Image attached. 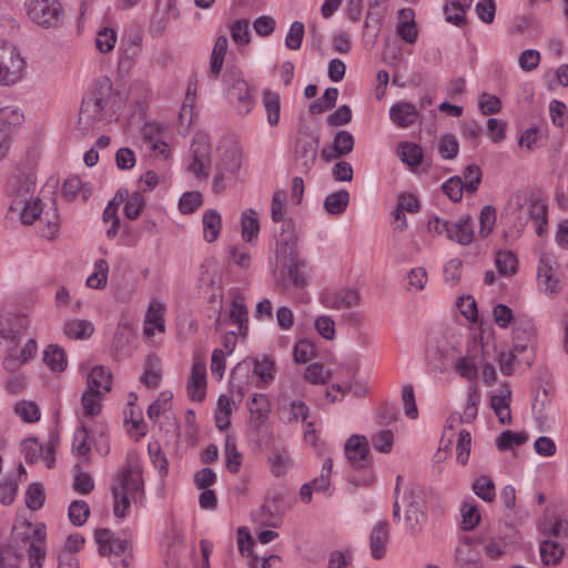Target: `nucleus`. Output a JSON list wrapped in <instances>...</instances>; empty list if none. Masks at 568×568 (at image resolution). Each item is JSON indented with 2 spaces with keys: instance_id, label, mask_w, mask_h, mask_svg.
<instances>
[{
  "instance_id": "nucleus-1",
  "label": "nucleus",
  "mask_w": 568,
  "mask_h": 568,
  "mask_svg": "<svg viewBox=\"0 0 568 568\" xmlns=\"http://www.w3.org/2000/svg\"><path fill=\"white\" fill-rule=\"evenodd\" d=\"M29 326L30 318L23 313L4 311L0 314V338L6 342L2 366L7 372H18L38 352L34 338H29L21 349L18 348Z\"/></svg>"
},
{
  "instance_id": "nucleus-2",
  "label": "nucleus",
  "mask_w": 568,
  "mask_h": 568,
  "mask_svg": "<svg viewBox=\"0 0 568 568\" xmlns=\"http://www.w3.org/2000/svg\"><path fill=\"white\" fill-rule=\"evenodd\" d=\"M111 88V81L103 79L99 81L94 85L93 91L83 99L74 126L78 136H87L93 131L95 124L103 120V111L109 102Z\"/></svg>"
},
{
  "instance_id": "nucleus-3",
  "label": "nucleus",
  "mask_w": 568,
  "mask_h": 568,
  "mask_svg": "<svg viewBox=\"0 0 568 568\" xmlns=\"http://www.w3.org/2000/svg\"><path fill=\"white\" fill-rule=\"evenodd\" d=\"M113 495V513L115 517L123 518L130 508L131 500H135L139 493H143L142 470L138 464L128 463L111 485Z\"/></svg>"
},
{
  "instance_id": "nucleus-4",
  "label": "nucleus",
  "mask_w": 568,
  "mask_h": 568,
  "mask_svg": "<svg viewBox=\"0 0 568 568\" xmlns=\"http://www.w3.org/2000/svg\"><path fill=\"white\" fill-rule=\"evenodd\" d=\"M37 542H30L27 549L29 568H41L45 557L43 547L45 532L44 526L34 529ZM23 560V552L14 546L0 547V568H20Z\"/></svg>"
},
{
  "instance_id": "nucleus-5",
  "label": "nucleus",
  "mask_w": 568,
  "mask_h": 568,
  "mask_svg": "<svg viewBox=\"0 0 568 568\" xmlns=\"http://www.w3.org/2000/svg\"><path fill=\"white\" fill-rule=\"evenodd\" d=\"M345 456L355 469L365 471L363 477L351 475L349 480L354 486H367L373 481V475L368 470V440L365 436L352 435L345 443Z\"/></svg>"
},
{
  "instance_id": "nucleus-6",
  "label": "nucleus",
  "mask_w": 568,
  "mask_h": 568,
  "mask_svg": "<svg viewBox=\"0 0 568 568\" xmlns=\"http://www.w3.org/2000/svg\"><path fill=\"white\" fill-rule=\"evenodd\" d=\"M399 504L400 508H404L406 527L413 534L419 532L426 523L425 501L422 490L418 487L405 489Z\"/></svg>"
},
{
  "instance_id": "nucleus-7",
  "label": "nucleus",
  "mask_w": 568,
  "mask_h": 568,
  "mask_svg": "<svg viewBox=\"0 0 568 568\" xmlns=\"http://www.w3.org/2000/svg\"><path fill=\"white\" fill-rule=\"evenodd\" d=\"M242 165V152L236 146L225 149L215 164V175L212 182L214 193H221L225 190L229 182L232 181Z\"/></svg>"
},
{
  "instance_id": "nucleus-8",
  "label": "nucleus",
  "mask_w": 568,
  "mask_h": 568,
  "mask_svg": "<svg viewBox=\"0 0 568 568\" xmlns=\"http://www.w3.org/2000/svg\"><path fill=\"white\" fill-rule=\"evenodd\" d=\"M212 146L205 133H197L190 146V163L186 170L199 179H206L211 169Z\"/></svg>"
},
{
  "instance_id": "nucleus-9",
  "label": "nucleus",
  "mask_w": 568,
  "mask_h": 568,
  "mask_svg": "<svg viewBox=\"0 0 568 568\" xmlns=\"http://www.w3.org/2000/svg\"><path fill=\"white\" fill-rule=\"evenodd\" d=\"M28 16L44 28H57L63 21V10L58 0H29Z\"/></svg>"
},
{
  "instance_id": "nucleus-10",
  "label": "nucleus",
  "mask_w": 568,
  "mask_h": 568,
  "mask_svg": "<svg viewBox=\"0 0 568 568\" xmlns=\"http://www.w3.org/2000/svg\"><path fill=\"white\" fill-rule=\"evenodd\" d=\"M24 60L16 49L0 40V84L11 85L21 78Z\"/></svg>"
},
{
  "instance_id": "nucleus-11",
  "label": "nucleus",
  "mask_w": 568,
  "mask_h": 568,
  "mask_svg": "<svg viewBox=\"0 0 568 568\" xmlns=\"http://www.w3.org/2000/svg\"><path fill=\"white\" fill-rule=\"evenodd\" d=\"M36 190V175L31 171L13 173L7 183V195L11 199L10 205L27 203L33 199Z\"/></svg>"
},
{
  "instance_id": "nucleus-12",
  "label": "nucleus",
  "mask_w": 568,
  "mask_h": 568,
  "mask_svg": "<svg viewBox=\"0 0 568 568\" xmlns=\"http://www.w3.org/2000/svg\"><path fill=\"white\" fill-rule=\"evenodd\" d=\"M23 122V113L18 106H0V161L4 159L11 145L13 130Z\"/></svg>"
},
{
  "instance_id": "nucleus-13",
  "label": "nucleus",
  "mask_w": 568,
  "mask_h": 568,
  "mask_svg": "<svg viewBox=\"0 0 568 568\" xmlns=\"http://www.w3.org/2000/svg\"><path fill=\"white\" fill-rule=\"evenodd\" d=\"M227 94L232 101L235 100V108L239 113L247 114L254 106V98L246 81L240 72L227 73Z\"/></svg>"
},
{
  "instance_id": "nucleus-14",
  "label": "nucleus",
  "mask_w": 568,
  "mask_h": 568,
  "mask_svg": "<svg viewBox=\"0 0 568 568\" xmlns=\"http://www.w3.org/2000/svg\"><path fill=\"white\" fill-rule=\"evenodd\" d=\"M283 263L280 272L278 284L283 288L293 286L295 288H303L306 286V276L302 268L305 266L304 262L298 261L297 254L295 256H283Z\"/></svg>"
},
{
  "instance_id": "nucleus-15",
  "label": "nucleus",
  "mask_w": 568,
  "mask_h": 568,
  "mask_svg": "<svg viewBox=\"0 0 568 568\" xmlns=\"http://www.w3.org/2000/svg\"><path fill=\"white\" fill-rule=\"evenodd\" d=\"M317 136H303L297 139L295 145V163L304 173L310 172L317 158Z\"/></svg>"
},
{
  "instance_id": "nucleus-16",
  "label": "nucleus",
  "mask_w": 568,
  "mask_h": 568,
  "mask_svg": "<svg viewBox=\"0 0 568 568\" xmlns=\"http://www.w3.org/2000/svg\"><path fill=\"white\" fill-rule=\"evenodd\" d=\"M324 306L333 310H351L359 306L361 294L354 288H342L336 292L325 293L322 296Z\"/></svg>"
},
{
  "instance_id": "nucleus-17",
  "label": "nucleus",
  "mask_w": 568,
  "mask_h": 568,
  "mask_svg": "<svg viewBox=\"0 0 568 568\" xmlns=\"http://www.w3.org/2000/svg\"><path fill=\"white\" fill-rule=\"evenodd\" d=\"M447 239L463 246L469 245L474 239V223L471 216L465 215L456 222L449 221Z\"/></svg>"
},
{
  "instance_id": "nucleus-18",
  "label": "nucleus",
  "mask_w": 568,
  "mask_h": 568,
  "mask_svg": "<svg viewBox=\"0 0 568 568\" xmlns=\"http://www.w3.org/2000/svg\"><path fill=\"white\" fill-rule=\"evenodd\" d=\"M205 388L206 366L202 362H195L187 383V394L192 400L202 402L205 397Z\"/></svg>"
},
{
  "instance_id": "nucleus-19",
  "label": "nucleus",
  "mask_w": 568,
  "mask_h": 568,
  "mask_svg": "<svg viewBox=\"0 0 568 568\" xmlns=\"http://www.w3.org/2000/svg\"><path fill=\"white\" fill-rule=\"evenodd\" d=\"M388 541V523L386 520H381L373 527L369 535V548L373 558L379 560L385 557Z\"/></svg>"
},
{
  "instance_id": "nucleus-20",
  "label": "nucleus",
  "mask_w": 568,
  "mask_h": 568,
  "mask_svg": "<svg viewBox=\"0 0 568 568\" xmlns=\"http://www.w3.org/2000/svg\"><path fill=\"white\" fill-rule=\"evenodd\" d=\"M297 235L295 231V223L292 219L282 221L281 232L277 240L278 254L281 256H295Z\"/></svg>"
},
{
  "instance_id": "nucleus-21",
  "label": "nucleus",
  "mask_w": 568,
  "mask_h": 568,
  "mask_svg": "<svg viewBox=\"0 0 568 568\" xmlns=\"http://www.w3.org/2000/svg\"><path fill=\"white\" fill-rule=\"evenodd\" d=\"M537 277L541 291L548 294H557L559 292V278L554 275L552 261L544 254L539 260Z\"/></svg>"
},
{
  "instance_id": "nucleus-22",
  "label": "nucleus",
  "mask_w": 568,
  "mask_h": 568,
  "mask_svg": "<svg viewBox=\"0 0 568 568\" xmlns=\"http://www.w3.org/2000/svg\"><path fill=\"white\" fill-rule=\"evenodd\" d=\"M455 568H483L479 552L473 548L469 537H465L456 548Z\"/></svg>"
},
{
  "instance_id": "nucleus-23",
  "label": "nucleus",
  "mask_w": 568,
  "mask_h": 568,
  "mask_svg": "<svg viewBox=\"0 0 568 568\" xmlns=\"http://www.w3.org/2000/svg\"><path fill=\"white\" fill-rule=\"evenodd\" d=\"M419 113L416 106L406 101L397 102L389 109L390 120L399 128H408L418 120Z\"/></svg>"
},
{
  "instance_id": "nucleus-24",
  "label": "nucleus",
  "mask_w": 568,
  "mask_h": 568,
  "mask_svg": "<svg viewBox=\"0 0 568 568\" xmlns=\"http://www.w3.org/2000/svg\"><path fill=\"white\" fill-rule=\"evenodd\" d=\"M248 410L252 427L260 429L271 413V405L267 397L264 394H254L248 404Z\"/></svg>"
},
{
  "instance_id": "nucleus-25",
  "label": "nucleus",
  "mask_w": 568,
  "mask_h": 568,
  "mask_svg": "<svg viewBox=\"0 0 568 568\" xmlns=\"http://www.w3.org/2000/svg\"><path fill=\"white\" fill-rule=\"evenodd\" d=\"M457 348L453 345L437 344L429 349V357L434 368L438 372H445L449 366H453L456 358Z\"/></svg>"
},
{
  "instance_id": "nucleus-26",
  "label": "nucleus",
  "mask_w": 568,
  "mask_h": 568,
  "mask_svg": "<svg viewBox=\"0 0 568 568\" xmlns=\"http://www.w3.org/2000/svg\"><path fill=\"white\" fill-rule=\"evenodd\" d=\"M251 369L252 362L250 358H246L237 363L231 371L230 385L233 390L237 392L240 399L244 396L245 386L251 382Z\"/></svg>"
},
{
  "instance_id": "nucleus-27",
  "label": "nucleus",
  "mask_w": 568,
  "mask_h": 568,
  "mask_svg": "<svg viewBox=\"0 0 568 568\" xmlns=\"http://www.w3.org/2000/svg\"><path fill=\"white\" fill-rule=\"evenodd\" d=\"M162 379L161 361L156 355L150 354L144 362V371L140 378L148 388H158Z\"/></svg>"
},
{
  "instance_id": "nucleus-28",
  "label": "nucleus",
  "mask_w": 568,
  "mask_h": 568,
  "mask_svg": "<svg viewBox=\"0 0 568 568\" xmlns=\"http://www.w3.org/2000/svg\"><path fill=\"white\" fill-rule=\"evenodd\" d=\"M112 375L104 366H95L88 376V389L101 395L110 392Z\"/></svg>"
},
{
  "instance_id": "nucleus-29",
  "label": "nucleus",
  "mask_w": 568,
  "mask_h": 568,
  "mask_svg": "<svg viewBox=\"0 0 568 568\" xmlns=\"http://www.w3.org/2000/svg\"><path fill=\"white\" fill-rule=\"evenodd\" d=\"M308 407L302 400H293L288 406L278 407V418L284 424H293L298 422H305L308 417Z\"/></svg>"
},
{
  "instance_id": "nucleus-30",
  "label": "nucleus",
  "mask_w": 568,
  "mask_h": 568,
  "mask_svg": "<svg viewBox=\"0 0 568 568\" xmlns=\"http://www.w3.org/2000/svg\"><path fill=\"white\" fill-rule=\"evenodd\" d=\"M252 516L253 520L261 526L277 527L281 523L275 500L264 503Z\"/></svg>"
},
{
  "instance_id": "nucleus-31",
  "label": "nucleus",
  "mask_w": 568,
  "mask_h": 568,
  "mask_svg": "<svg viewBox=\"0 0 568 568\" xmlns=\"http://www.w3.org/2000/svg\"><path fill=\"white\" fill-rule=\"evenodd\" d=\"M203 235L209 243L215 242L222 229V219L216 210L209 209L203 213Z\"/></svg>"
},
{
  "instance_id": "nucleus-32",
  "label": "nucleus",
  "mask_w": 568,
  "mask_h": 568,
  "mask_svg": "<svg viewBox=\"0 0 568 568\" xmlns=\"http://www.w3.org/2000/svg\"><path fill=\"white\" fill-rule=\"evenodd\" d=\"M398 14L406 19V21H399L396 26L398 36L407 43H415L418 32L414 21V11L412 9H400Z\"/></svg>"
},
{
  "instance_id": "nucleus-33",
  "label": "nucleus",
  "mask_w": 568,
  "mask_h": 568,
  "mask_svg": "<svg viewBox=\"0 0 568 568\" xmlns=\"http://www.w3.org/2000/svg\"><path fill=\"white\" fill-rule=\"evenodd\" d=\"M42 359L52 372H63L67 367L65 353L57 344H50L45 347Z\"/></svg>"
},
{
  "instance_id": "nucleus-34",
  "label": "nucleus",
  "mask_w": 568,
  "mask_h": 568,
  "mask_svg": "<svg viewBox=\"0 0 568 568\" xmlns=\"http://www.w3.org/2000/svg\"><path fill=\"white\" fill-rule=\"evenodd\" d=\"M9 210L11 212H17L23 224L30 225L40 217L42 205L40 199H36L34 201H27V203L21 204V206L10 205Z\"/></svg>"
},
{
  "instance_id": "nucleus-35",
  "label": "nucleus",
  "mask_w": 568,
  "mask_h": 568,
  "mask_svg": "<svg viewBox=\"0 0 568 568\" xmlns=\"http://www.w3.org/2000/svg\"><path fill=\"white\" fill-rule=\"evenodd\" d=\"M263 106L266 112L267 123L276 126L280 122L281 101L278 93L268 89L263 92Z\"/></svg>"
},
{
  "instance_id": "nucleus-36",
  "label": "nucleus",
  "mask_w": 568,
  "mask_h": 568,
  "mask_svg": "<svg viewBox=\"0 0 568 568\" xmlns=\"http://www.w3.org/2000/svg\"><path fill=\"white\" fill-rule=\"evenodd\" d=\"M63 332L70 338L85 339L93 334L94 326L87 320H71L65 322Z\"/></svg>"
},
{
  "instance_id": "nucleus-37",
  "label": "nucleus",
  "mask_w": 568,
  "mask_h": 568,
  "mask_svg": "<svg viewBox=\"0 0 568 568\" xmlns=\"http://www.w3.org/2000/svg\"><path fill=\"white\" fill-rule=\"evenodd\" d=\"M349 203V193L346 190H339L328 194L324 200V209L331 215L344 213Z\"/></svg>"
},
{
  "instance_id": "nucleus-38",
  "label": "nucleus",
  "mask_w": 568,
  "mask_h": 568,
  "mask_svg": "<svg viewBox=\"0 0 568 568\" xmlns=\"http://www.w3.org/2000/svg\"><path fill=\"white\" fill-rule=\"evenodd\" d=\"M242 237L245 242H252L260 232L257 213L253 209L245 210L241 217Z\"/></svg>"
},
{
  "instance_id": "nucleus-39",
  "label": "nucleus",
  "mask_w": 568,
  "mask_h": 568,
  "mask_svg": "<svg viewBox=\"0 0 568 568\" xmlns=\"http://www.w3.org/2000/svg\"><path fill=\"white\" fill-rule=\"evenodd\" d=\"M539 552L544 565H557L564 556V548L558 542L546 539L540 542Z\"/></svg>"
},
{
  "instance_id": "nucleus-40",
  "label": "nucleus",
  "mask_w": 568,
  "mask_h": 568,
  "mask_svg": "<svg viewBox=\"0 0 568 568\" xmlns=\"http://www.w3.org/2000/svg\"><path fill=\"white\" fill-rule=\"evenodd\" d=\"M495 264L500 275L511 276L517 273L518 260L511 251H498Z\"/></svg>"
},
{
  "instance_id": "nucleus-41",
  "label": "nucleus",
  "mask_w": 568,
  "mask_h": 568,
  "mask_svg": "<svg viewBox=\"0 0 568 568\" xmlns=\"http://www.w3.org/2000/svg\"><path fill=\"white\" fill-rule=\"evenodd\" d=\"M227 45V38L225 36H219L211 54L210 70L213 75H217L222 70Z\"/></svg>"
},
{
  "instance_id": "nucleus-42",
  "label": "nucleus",
  "mask_w": 568,
  "mask_h": 568,
  "mask_svg": "<svg viewBox=\"0 0 568 568\" xmlns=\"http://www.w3.org/2000/svg\"><path fill=\"white\" fill-rule=\"evenodd\" d=\"M354 136L351 132L342 130L338 131L333 141V151L335 152V156L343 158L349 154L354 149Z\"/></svg>"
},
{
  "instance_id": "nucleus-43",
  "label": "nucleus",
  "mask_w": 568,
  "mask_h": 568,
  "mask_svg": "<svg viewBox=\"0 0 568 568\" xmlns=\"http://www.w3.org/2000/svg\"><path fill=\"white\" fill-rule=\"evenodd\" d=\"M400 159L409 166H417L423 161V151L420 146L412 142H402L399 144Z\"/></svg>"
},
{
  "instance_id": "nucleus-44",
  "label": "nucleus",
  "mask_w": 568,
  "mask_h": 568,
  "mask_svg": "<svg viewBox=\"0 0 568 568\" xmlns=\"http://www.w3.org/2000/svg\"><path fill=\"white\" fill-rule=\"evenodd\" d=\"M528 436L524 433H514L511 430L503 432L496 439V446L500 452L509 450L515 446L525 444Z\"/></svg>"
},
{
  "instance_id": "nucleus-45",
  "label": "nucleus",
  "mask_w": 568,
  "mask_h": 568,
  "mask_svg": "<svg viewBox=\"0 0 568 568\" xmlns=\"http://www.w3.org/2000/svg\"><path fill=\"white\" fill-rule=\"evenodd\" d=\"M94 273L87 280V285L91 288H103L106 285L109 264L105 260L100 258L94 264Z\"/></svg>"
},
{
  "instance_id": "nucleus-46",
  "label": "nucleus",
  "mask_w": 568,
  "mask_h": 568,
  "mask_svg": "<svg viewBox=\"0 0 568 568\" xmlns=\"http://www.w3.org/2000/svg\"><path fill=\"white\" fill-rule=\"evenodd\" d=\"M45 499L44 488L40 483H32L26 491V505L31 510L40 509Z\"/></svg>"
},
{
  "instance_id": "nucleus-47",
  "label": "nucleus",
  "mask_w": 568,
  "mask_h": 568,
  "mask_svg": "<svg viewBox=\"0 0 568 568\" xmlns=\"http://www.w3.org/2000/svg\"><path fill=\"white\" fill-rule=\"evenodd\" d=\"M474 493L484 501L491 503L495 499V484L488 476H480L473 484Z\"/></svg>"
},
{
  "instance_id": "nucleus-48",
  "label": "nucleus",
  "mask_w": 568,
  "mask_h": 568,
  "mask_svg": "<svg viewBox=\"0 0 568 568\" xmlns=\"http://www.w3.org/2000/svg\"><path fill=\"white\" fill-rule=\"evenodd\" d=\"M14 412L26 423H34L40 419V409L34 402L20 400L14 406Z\"/></svg>"
},
{
  "instance_id": "nucleus-49",
  "label": "nucleus",
  "mask_w": 568,
  "mask_h": 568,
  "mask_svg": "<svg viewBox=\"0 0 568 568\" xmlns=\"http://www.w3.org/2000/svg\"><path fill=\"white\" fill-rule=\"evenodd\" d=\"M496 223V209L485 205L479 214V235L487 237L494 230Z\"/></svg>"
},
{
  "instance_id": "nucleus-50",
  "label": "nucleus",
  "mask_w": 568,
  "mask_h": 568,
  "mask_svg": "<svg viewBox=\"0 0 568 568\" xmlns=\"http://www.w3.org/2000/svg\"><path fill=\"white\" fill-rule=\"evenodd\" d=\"M90 515L89 505L84 500H74L69 506V519L74 526H82Z\"/></svg>"
},
{
  "instance_id": "nucleus-51",
  "label": "nucleus",
  "mask_w": 568,
  "mask_h": 568,
  "mask_svg": "<svg viewBox=\"0 0 568 568\" xmlns=\"http://www.w3.org/2000/svg\"><path fill=\"white\" fill-rule=\"evenodd\" d=\"M452 367L455 369L456 373H458L462 377H464L468 381L476 379L477 374H478L477 366L468 357H464V356H459V355L456 356L455 363L453 364Z\"/></svg>"
},
{
  "instance_id": "nucleus-52",
  "label": "nucleus",
  "mask_w": 568,
  "mask_h": 568,
  "mask_svg": "<svg viewBox=\"0 0 568 568\" xmlns=\"http://www.w3.org/2000/svg\"><path fill=\"white\" fill-rule=\"evenodd\" d=\"M73 488L75 491L87 495L94 488V483L90 474L82 470L79 464L74 465V483Z\"/></svg>"
},
{
  "instance_id": "nucleus-53",
  "label": "nucleus",
  "mask_w": 568,
  "mask_h": 568,
  "mask_svg": "<svg viewBox=\"0 0 568 568\" xmlns=\"http://www.w3.org/2000/svg\"><path fill=\"white\" fill-rule=\"evenodd\" d=\"M18 493V479L13 476H7L0 483V503L11 505Z\"/></svg>"
},
{
  "instance_id": "nucleus-54",
  "label": "nucleus",
  "mask_w": 568,
  "mask_h": 568,
  "mask_svg": "<svg viewBox=\"0 0 568 568\" xmlns=\"http://www.w3.org/2000/svg\"><path fill=\"white\" fill-rule=\"evenodd\" d=\"M224 450L226 468L233 474L237 473L242 464V455L231 438H226Z\"/></svg>"
},
{
  "instance_id": "nucleus-55",
  "label": "nucleus",
  "mask_w": 568,
  "mask_h": 568,
  "mask_svg": "<svg viewBox=\"0 0 568 568\" xmlns=\"http://www.w3.org/2000/svg\"><path fill=\"white\" fill-rule=\"evenodd\" d=\"M230 318L233 324H237L240 331L247 329V308L241 298H234L232 302Z\"/></svg>"
},
{
  "instance_id": "nucleus-56",
  "label": "nucleus",
  "mask_w": 568,
  "mask_h": 568,
  "mask_svg": "<svg viewBox=\"0 0 568 568\" xmlns=\"http://www.w3.org/2000/svg\"><path fill=\"white\" fill-rule=\"evenodd\" d=\"M231 37L237 44L245 45L251 41L250 23L247 20H235L231 26Z\"/></svg>"
},
{
  "instance_id": "nucleus-57",
  "label": "nucleus",
  "mask_w": 568,
  "mask_h": 568,
  "mask_svg": "<svg viewBox=\"0 0 568 568\" xmlns=\"http://www.w3.org/2000/svg\"><path fill=\"white\" fill-rule=\"evenodd\" d=\"M254 375L262 382H268L274 377L275 364L272 359L265 357L262 361L251 359Z\"/></svg>"
},
{
  "instance_id": "nucleus-58",
  "label": "nucleus",
  "mask_w": 568,
  "mask_h": 568,
  "mask_svg": "<svg viewBox=\"0 0 568 568\" xmlns=\"http://www.w3.org/2000/svg\"><path fill=\"white\" fill-rule=\"evenodd\" d=\"M444 193L453 201L459 202L463 199V192L465 190L464 181L459 176L449 178L442 185Z\"/></svg>"
},
{
  "instance_id": "nucleus-59",
  "label": "nucleus",
  "mask_w": 568,
  "mask_h": 568,
  "mask_svg": "<svg viewBox=\"0 0 568 568\" xmlns=\"http://www.w3.org/2000/svg\"><path fill=\"white\" fill-rule=\"evenodd\" d=\"M304 33V24L300 21H294L285 37V45L290 50H298L302 45Z\"/></svg>"
},
{
  "instance_id": "nucleus-60",
  "label": "nucleus",
  "mask_w": 568,
  "mask_h": 568,
  "mask_svg": "<svg viewBox=\"0 0 568 568\" xmlns=\"http://www.w3.org/2000/svg\"><path fill=\"white\" fill-rule=\"evenodd\" d=\"M464 185L469 193H475L481 182V170L476 164H469L464 170Z\"/></svg>"
},
{
  "instance_id": "nucleus-61",
  "label": "nucleus",
  "mask_w": 568,
  "mask_h": 568,
  "mask_svg": "<svg viewBox=\"0 0 568 568\" xmlns=\"http://www.w3.org/2000/svg\"><path fill=\"white\" fill-rule=\"evenodd\" d=\"M331 376V372L320 363L311 364L305 372V379L312 384H325Z\"/></svg>"
},
{
  "instance_id": "nucleus-62",
  "label": "nucleus",
  "mask_w": 568,
  "mask_h": 568,
  "mask_svg": "<svg viewBox=\"0 0 568 568\" xmlns=\"http://www.w3.org/2000/svg\"><path fill=\"white\" fill-rule=\"evenodd\" d=\"M145 205L144 197L140 192L131 194L126 201L123 212L129 220H135L142 212Z\"/></svg>"
},
{
  "instance_id": "nucleus-63",
  "label": "nucleus",
  "mask_w": 568,
  "mask_h": 568,
  "mask_svg": "<svg viewBox=\"0 0 568 568\" xmlns=\"http://www.w3.org/2000/svg\"><path fill=\"white\" fill-rule=\"evenodd\" d=\"M116 42V32L113 29L104 28L100 30L95 38V45L100 52H110Z\"/></svg>"
},
{
  "instance_id": "nucleus-64",
  "label": "nucleus",
  "mask_w": 568,
  "mask_h": 568,
  "mask_svg": "<svg viewBox=\"0 0 568 568\" xmlns=\"http://www.w3.org/2000/svg\"><path fill=\"white\" fill-rule=\"evenodd\" d=\"M21 446L26 462L30 464L38 462L43 453V446L33 437L24 439Z\"/></svg>"
}]
</instances>
